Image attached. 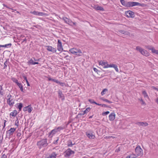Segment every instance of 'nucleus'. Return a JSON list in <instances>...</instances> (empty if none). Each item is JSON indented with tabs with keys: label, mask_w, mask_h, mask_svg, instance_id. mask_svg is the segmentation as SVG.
<instances>
[{
	"label": "nucleus",
	"mask_w": 158,
	"mask_h": 158,
	"mask_svg": "<svg viewBox=\"0 0 158 158\" xmlns=\"http://www.w3.org/2000/svg\"><path fill=\"white\" fill-rule=\"evenodd\" d=\"M88 101L91 104H95L99 106L101 105V104H100L97 103V102H95L94 101V100L93 99H89L88 100Z\"/></svg>",
	"instance_id": "b1692460"
},
{
	"label": "nucleus",
	"mask_w": 158,
	"mask_h": 158,
	"mask_svg": "<svg viewBox=\"0 0 158 158\" xmlns=\"http://www.w3.org/2000/svg\"><path fill=\"white\" fill-rule=\"evenodd\" d=\"M58 81V80H56L54 79H52L51 81H54L57 83Z\"/></svg>",
	"instance_id": "4d7b16f0"
},
{
	"label": "nucleus",
	"mask_w": 158,
	"mask_h": 158,
	"mask_svg": "<svg viewBox=\"0 0 158 158\" xmlns=\"http://www.w3.org/2000/svg\"><path fill=\"white\" fill-rule=\"evenodd\" d=\"M103 63V61H99V65H101V64H102Z\"/></svg>",
	"instance_id": "052dcab7"
},
{
	"label": "nucleus",
	"mask_w": 158,
	"mask_h": 158,
	"mask_svg": "<svg viewBox=\"0 0 158 158\" xmlns=\"http://www.w3.org/2000/svg\"><path fill=\"white\" fill-rule=\"evenodd\" d=\"M4 69H5L6 68V67H7V65H8V63L6 61L4 63Z\"/></svg>",
	"instance_id": "49530a36"
},
{
	"label": "nucleus",
	"mask_w": 158,
	"mask_h": 158,
	"mask_svg": "<svg viewBox=\"0 0 158 158\" xmlns=\"http://www.w3.org/2000/svg\"><path fill=\"white\" fill-rule=\"evenodd\" d=\"M85 114L83 113V111H80V115H83Z\"/></svg>",
	"instance_id": "5fc2aeb1"
},
{
	"label": "nucleus",
	"mask_w": 158,
	"mask_h": 158,
	"mask_svg": "<svg viewBox=\"0 0 158 158\" xmlns=\"http://www.w3.org/2000/svg\"><path fill=\"white\" fill-rule=\"evenodd\" d=\"M101 99L103 101H105L108 103H112V102L108 100H107L106 99L104 98H101Z\"/></svg>",
	"instance_id": "2f4dec72"
},
{
	"label": "nucleus",
	"mask_w": 158,
	"mask_h": 158,
	"mask_svg": "<svg viewBox=\"0 0 158 158\" xmlns=\"http://www.w3.org/2000/svg\"><path fill=\"white\" fill-rule=\"evenodd\" d=\"M34 64V65H35V64H38L39 63H38V62H35Z\"/></svg>",
	"instance_id": "774afa93"
},
{
	"label": "nucleus",
	"mask_w": 158,
	"mask_h": 158,
	"mask_svg": "<svg viewBox=\"0 0 158 158\" xmlns=\"http://www.w3.org/2000/svg\"><path fill=\"white\" fill-rule=\"evenodd\" d=\"M7 103L10 106H12L14 103V100L13 99H11V100L7 102Z\"/></svg>",
	"instance_id": "4be33fe9"
},
{
	"label": "nucleus",
	"mask_w": 158,
	"mask_h": 158,
	"mask_svg": "<svg viewBox=\"0 0 158 158\" xmlns=\"http://www.w3.org/2000/svg\"><path fill=\"white\" fill-rule=\"evenodd\" d=\"M152 88L156 90H157V89H158L156 87L153 86L152 87Z\"/></svg>",
	"instance_id": "680f3d73"
},
{
	"label": "nucleus",
	"mask_w": 158,
	"mask_h": 158,
	"mask_svg": "<svg viewBox=\"0 0 158 158\" xmlns=\"http://www.w3.org/2000/svg\"><path fill=\"white\" fill-rule=\"evenodd\" d=\"M143 49L139 46H137L136 48V50L139 51L140 53L142 52Z\"/></svg>",
	"instance_id": "cd10ccee"
},
{
	"label": "nucleus",
	"mask_w": 158,
	"mask_h": 158,
	"mask_svg": "<svg viewBox=\"0 0 158 158\" xmlns=\"http://www.w3.org/2000/svg\"><path fill=\"white\" fill-rule=\"evenodd\" d=\"M94 70L95 72H97V73H98V71L97 69L94 68Z\"/></svg>",
	"instance_id": "13d9d810"
},
{
	"label": "nucleus",
	"mask_w": 158,
	"mask_h": 158,
	"mask_svg": "<svg viewBox=\"0 0 158 158\" xmlns=\"http://www.w3.org/2000/svg\"><path fill=\"white\" fill-rule=\"evenodd\" d=\"M35 62H34L32 59H30L28 62H27V63L28 65H34V63Z\"/></svg>",
	"instance_id": "bb28decb"
},
{
	"label": "nucleus",
	"mask_w": 158,
	"mask_h": 158,
	"mask_svg": "<svg viewBox=\"0 0 158 158\" xmlns=\"http://www.w3.org/2000/svg\"><path fill=\"white\" fill-rule=\"evenodd\" d=\"M142 94L143 95L144 98L149 99V97L148 94L145 90H143L142 92Z\"/></svg>",
	"instance_id": "393cba45"
},
{
	"label": "nucleus",
	"mask_w": 158,
	"mask_h": 158,
	"mask_svg": "<svg viewBox=\"0 0 158 158\" xmlns=\"http://www.w3.org/2000/svg\"><path fill=\"white\" fill-rule=\"evenodd\" d=\"M58 94L59 98H61L62 99H64V95L61 91L60 90L58 91Z\"/></svg>",
	"instance_id": "412c9836"
},
{
	"label": "nucleus",
	"mask_w": 158,
	"mask_h": 158,
	"mask_svg": "<svg viewBox=\"0 0 158 158\" xmlns=\"http://www.w3.org/2000/svg\"><path fill=\"white\" fill-rule=\"evenodd\" d=\"M135 152L137 156H142L143 155V150L139 146H138L135 148Z\"/></svg>",
	"instance_id": "7ed1b4c3"
},
{
	"label": "nucleus",
	"mask_w": 158,
	"mask_h": 158,
	"mask_svg": "<svg viewBox=\"0 0 158 158\" xmlns=\"http://www.w3.org/2000/svg\"><path fill=\"white\" fill-rule=\"evenodd\" d=\"M28 106H26L25 107H24L23 109V110L24 111H25L27 110V109L28 108Z\"/></svg>",
	"instance_id": "09e8293b"
},
{
	"label": "nucleus",
	"mask_w": 158,
	"mask_h": 158,
	"mask_svg": "<svg viewBox=\"0 0 158 158\" xmlns=\"http://www.w3.org/2000/svg\"><path fill=\"white\" fill-rule=\"evenodd\" d=\"M23 78H24V79L26 80V81H27V78L26 76H23Z\"/></svg>",
	"instance_id": "bf43d9fd"
},
{
	"label": "nucleus",
	"mask_w": 158,
	"mask_h": 158,
	"mask_svg": "<svg viewBox=\"0 0 158 158\" xmlns=\"http://www.w3.org/2000/svg\"><path fill=\"white\" fill-rule=\"evenodd\" d=\"M109 113H110V112L109 111H106V112H105L104 113H103L102 114V115H107V114H109Z\"/></svg>",
	"instance_id": "de8ad7c7"
},
{
	"label": "nucleus",
	"mask_w": 158,
	"mask_h": 158,
	"mask_svg": "<svg viewBox=\"0 0 158 158\" xmlns=\"http://www.w3.org/2000/svg\"><path fill=\"white\" fill-rule=\"evenodd\" d=\"M45 47L47 48V50L48 51L51 52L53 53L56 52V48L50 46H46Z\"/></svg>",
	"instance_id": "0eeeda50"
},
{
	"label": "nucleus",
	"mask_w": 158,
	"mask_h": 158,
	"mask_svg": "<svg viewBox=\"0 0 158 158\" xmlns=\"http://www.w3.org/2000/svg\"><path fill=\"white\" fill-rule=\"evenodd\" d=\"M139 100H140L142 102V105H144L145 106L146 105V103L143 101L142 99L141 98L140 99H139Z\"/></svg>",
	"instance_id": "a18cd8bd"
},
{
	"label": "nucleus",
	"mask_w": 158,
	"mask_h": 158,
	"mask_svg": "<svg viewBox=\"0 0 158 158\" xmlns=\"http://www.w3.org/2000/svg\"><path fill=\"white\" fill-rule=\"evenodd\" d=\"M125 14L129 18H134L135 17L134 12L130 10L126 11Z\"/></svg>",
	"instance_id": "39448f33"
},
{
	"label": "nucleus",
	"mask_w": 158,
	"mask_h": 158,
	"mask_svg": "<svg viewBox=\"0 0 158 158\" xmlns=\"http://www.w3.org/2000/svg\"><path fill=\"white\" fill-rule=\"evenodd\" d=\"M48 144V143L47 142V139H43L38 141L37 143V145L40 149L47 146Z\"/></svg>",
	"instance_id": "f03ea898"
},
{
	"label": "nucleus",
	"mask_w": 158,
	"mask_h": 158,
	"mask_svg": "<svg viewBox=\"0 0 158 158\" xmlns=\"http://www.w3.org/2000/svg\"><path fill=\"white\" fill-rule=\"evenodd\" d=\"M137 157V155L131 152L128 156H127L126 158H136Z\"/></svg>",
	"instance_id": "a211bd4d"
},
{
	"label": "nucleus",
	"mask_w": 158,
	"mask_h": 158,
	"mask_svg": "<svg viewBox=\"0 0 158 158\" xmlns=\"http://www.w3.org/2000/svg\"><path fill=\"white\" fill-rule=\"evenodd\" d=\"M4 126H3V128L5 127V126H6V120H4Z\"/></svg>",
	"instance_id": "e2e57ef3"
},
{
	"label": "nucleus",
	"mask_w": 158,
	"mask_h": 158,
	"mask_svg": "<svg viewBox=\"0 0 158 158\" xmlns=\"http://www.w3.org/2000/svg\"><path fill=\"white\" fill-rule=\"evenodd\" d=\"M11 79L13 82L15 83L17 85L19 83L18 80L15 77H12Z\"/></svg>",
	"instance_id": "7c9ffc66"
},
{
	"label": "nucleus",
	"mask_w": 158,
	"mask_h": 158,
	"mask_svg": "<svg viewBox=\"0 0 158 158\" xmlns=\"http://www.w3.org/2000/svg\"><path fill=\"white\" fill-rule=\"evenodd\" d=\"M148 49L152 51L153 53H154L158 55V50H156L154 48L151 46H148L147 47Z\"/></svg>",
	"instance_id": "9b49d317"
},
{
	"label": "nucleus",
	"mask_w": 158,
	"mask_h": 158,
	"mask_svg": "<svg viewBox=\"0 0 158 158\" xmlns=\"http://www.w3.org/2000/svg\"><path fill=\"white\" fill-rule=\"evenodd\" d=\"M141 53L143 55L146 56H149L150 54L147 51L144 49H143V51H142V52Z\"/></svg>",
	"instance_id": "6ab92c4d"
},
{
	"label": "nucleus",
	"mask_w": 158,
	"mask_h": 158,
	"mask_svg": "<svg viewBox=\"0 0 158 158\" xmlns=\"http://www.w3.org/2000/svg\"><path fill=\"white\" fill-rule=\"evenodd\" d=\"M19 104L18 108L19 109V111H20L22 109V108L23 107V104L21 103H18Z\"/></svg>",
	"instance_id": "e433bc0d"
},
{
	"label": "nucleus",
	"mask_w": 158,
	"mask_h": 158,
	"mask_svg": "<svg viewBox=\"0 0 158 158\" xmlns=\"http://www.w3.org/2000/svg\"><path fill=\"white\" fill-rule=\"evenodd\" d=\"M75 23L71 21V22H70V23L69 24V25H71V26H73V25H75Z\"/></svg>",
	"instance_id": "6e6d98bb"
},
{
	"label": "nucleus",
	"mask_w": 158,
	"mask_h": 158,
	"mask_svg": "<svg viewBox=\"0 0 158 158\" xmlns=\"http://www.w3.org/2000/svg\"><path fill=\"white\" fill-rule=\"evenodd\" d=\"M57 47V50L59 51L62 52L63 50L62 43L60 40H58Z\"/></svg>",
	"instance_id": "6e6552de"
},
{
	"label": "nucleus",
	"mask_w": 158,
	"mask_h": 158,
	"mask_svg": "<svg viewBox=\"0 0 158 158\" xmlns=\"http://www.w3.org/2000/svg\"><path fill=\"white\" fill-rule=\"evenodd\" d=\"M32 109H33L32 107H31V106H28V108L27 109V111L29 113H31V111H32Z\"/></svg>",
	"instance_id": "ea45409f"
},
{
	"label": "nucleus",
	"mask_w": 158,
	"mask_h": 158,
	"mask_svg": "<svg viewBox=\"0 0 158 158\" xmlns=\"http://www.w3.org/2000/svg\"><path fill=\"white\" fill-rule=\"evenodd\" d=\"M11 96L10 95H7V102L11 100V99H12V98H11Z\"/></svg>",
	"instance_id": "a19ab883"
},
{
	"label": "nucleus",
	"mask_w": 158,
	"mask_h": 158,
	"mask_svg": "<svg viewBox=\"0 0 158 158\" xmlns=\"http://www.w3.org/2000/svg\"><path fill=\"white\" fill-rule=\"evenodd\" d=\"M11 45L12 44L11 43H10L4 45H2V47L5 48H9L11 47Z\"/></svg>",
	"instance_id": "72a5a7b5"
},
{
	"label": "nucleus",
	"mask_w": 158,
	"mask_h": 158,
	"mask_svg": "<svg viewBox=\"0 0 158 158\" xmlns=\"http://www.w3.org/2000/svg\"><path fill=\"white\" fill-rule=\"evenodd\" d=\"M18 114V112L17 110H14V111L11 112L10 114V115H11L12 116L15 117Z\"/></svg>",
	"instance_id": "a878e982"
},
{
	"label": "nucleus",
	"mask_w": 158,
	"mask_h": 158,
	"mask_svg": "<svg viewBox=\"0 0 158 158\" xmlns=\"http://www.w3.org/2000/svg\"><path fill=\"white\" fill-rule=\"evenodd\" d=\"M90 107L87 108L85 110L83 111V113L85 114L89 112L90 110Z\"/></svg>",
	"instance_id": "4c0bfd02"
},
{
	"label": "nucleus",
	"mask_w": 158,
	"mask_h": 158,
	"mask_svg": "<svg viewBox=\"0 0 158 158\" xmlns=\"http://www.w3.org/2000/svg\"><path fill=\"white\" fill-rule=\"evenodd\" d=\"M114 65V64H108L106 65V66H105L104 67L105 68H108L109 67H113Z\"/></svg>",
	"instance_id": "c9c22d12"
},
{
	"label": "nucleus",
	"mask_w": 158,
	"mask_h": 158,
	"mask_svg": "<svg viewBox=\"0 0 158 158\" xmlns=\"http://www.w3.org/2000/svg\"><path fill=\"white\" fill-rule=\"evenodd\" d=\"M15 125L18 126L19 125V121L18 120L16 121L15 122Z\"/></svg>",
	"instance_id": "864d4df0"
},
{
	"label": "nucleus",
	"mask_w": 158,
	"mask_h": 158,
	"mask_svg": "<svg viewBox=\"0 0 158 158\" xmlns=\"http://www.w3.org/2000/svg\"><path fill=\"white\" fill-rule=\"evenodd\" d=\"M57 83L60 85L62 86H63L64 85V83L60 82L58 81Z\"/></svg>",
	"instance_id": "c03bdc74"
},
{
	"label": "nucleus",
	"mask_w": 158,
	"mask_h": 158,
	"mask_svg": "<svg viewBox=\"0 0 158 158\" xmlns=\"http://www.w3.org/2000/svg\"><path fill=\"white\" fill-rule=\"evenodd\" d=\"M120 2L122 4L127 8L131 7V2H127L124 0H120Z\"/></svg>",
	"instance_id": "20e7f679"
},
{
	"label": "nucleus",
	"mask_w": 158,
	"mask_h": 158,
	"mask_svg": "<svg viewBox=\"0 0 158 158\" xmlns=\"http://www.w3.org/2000/svg\"><path fill=\"white\" fill-rule=\"evenodd\" d=\"M57 83L60 85L62 86H63L64 85V83L60 82L58 81Z\"/></svg>",
	"instance_id": "37998d69"
},
{
	"label": "nucleus",
	"mask_w": 158,
	"mask_h": 158,
	"mask_svg": "<svg viewBox=\"0 0 158 158\" xmlns=\"http://www.w3.org/2000/svg\"><path fill=\"white\" fill-rule=\"evenodd\" d=\"M113 68H114V69L115 71L117 72H118V67L116 65L114 64V66Z\"/></svg>",
	"instance_id": "79ce46f5"
},
{
	"label": "nucleus",
	"mask_w": 158,
	"mask_h": 158,
	"mask_svg": "<svg viewBox=\"0 0 158 158\" xmlns=\"http://www.w3.org/2000/svg\"><path fill=\"white\" fill-rule=\"evenodd\" d=\"M101 106H102V107H103V106L106 107L107 106L105 104H101Z\"/></svg>",
	"instance_id": "69168bd1"
},
{
	"label": "nucleus",
	"mask_w": 158,
	"mask_h": 158,
	"mask_svg": "<svg viewBox=\"0 0 158 158\" xmlns=\"http://www.w3.org/2000/svg\"><path fill=\"white\" fill-rule=\"evenodd\" d=\"M31 13L34 15L39 16H43L44 15V13L43 12H39L36 11L31 12Z\"/></svg>",
	"instance_id": "2eb2a0df"
},
{
	"label": "nucleus",
	"mask_w": 158,
	"mask_h": 158,
	"mask_svg": "<svg viewBox=\"0 0 158 158\" xmlns=\"http://www.w3.org/2000/svg\"><path fill=\"white\" fill-rule=\"evenodd\" d=\"M119 31L121 33L125 35H128L129 34V33L127 31H124L123 30H120Z\"/></svg>",
	"instance_id": "c756f323"
},
{
	"label": "nucleus",
	"mask_w": 158,
	"mask_h": 158,
	"mask_svg": "<svg viewBox=\"0 0 158 158\" xmlns=\"http://www.w3.org/2000/svg\"><path fill=\"white\" fill-rule=\"evenodd\" d=\"M87 136L90 139H94L95 136L94 134L91 132H87L86 133Z\"/></svg>",
	"instance_id": "4468645a"
},
{
	"label": "nucleus",
	"mask_w": 158,
	"mask_h": 158,
	"mask_svg": "<svg viewBox=\"0 0 158 158\" xmlns=\"http://www.w3.org/2000/svg\"><path fill=\"white\" fill-rule=\"evenodd\" d=\"M57 155V154L56 152H53L46 158H56Z\"/></svg>",
	"instance_id": "f3484780"
},
{
	"label": "nucleus",
	"mask_w": 158,
	"mask_h": 158,
	"mask_svg": "<svg viewBox=\"0 0 158 158\" xmlns=\"http://www.w3.org/2000/svg\"><path fill=\"white\" fill-rule=\"evenodd\" d=\"M26 83H27V86H30V84H29V83L28 80L26 81Z\"/></svg>",
	"instance_id": "0e129e2a"
},
{
	"label": "nucleus",
	"mask_w": 158,
	"mask_h": 158,
	"mask_svg": "<svg viewBox=\"0 0 158 158\" xmlns=\"http://www.w3.org/2000/svg\"><path fill=\"white\" fill-rule=\"evenodd\" d=\"M58 140H59V138H57L56 140L55 141H54L53 142V143L54 144H56L57 143V142H58Z\"/></svg>",
	"instance_id": "8fccbe9b"
},
{
	"label": "nucleus",
	"mask_w": 158,
	"mask_h": 158,
	"mask_svg": "<svg viewBox=\"0 0 158 158\" xmlns=\"http://www.w3.org/2000/svg\"><path fill=\"white\" fill-rule=\"evenodd\" d=\"M65 128L64 126L59 127L57 128L52 130L49 133L48 137L50 138H52L53 135L56 134V133L62 130Z\"/></svg>",
	"instance_id": "f257e3e1"
},
{
	"label": "nucleus",
	"mask_w": 158,
	"mask_h": 158,
	"mask_svg": "<svg viewBox=\"0 0 158 158\" xmlns=\"http://www.w3.org/2000/svg\"><path fill=\"white\" fill-rule=\"evenodd\" d=\"M135 124L139 126L146 127L148 125V124L146 122H139L136 123Z\"/></svg>",
	"instance_id": "f8f14e48"
},
{
	"label": "nucleus",
	"mask_w": 158,
	"mask_h": 158,
	"mask_svg": "<svg viewBox=\"0 0 158 158\" xmlns=\"http://www.w3.org/2000/svg\"><path fill=\"white\" fill-rule=\"evenodd\" d=\"M104 66L103 67L104 68H106L104 67L105 66H106V65L108 64V62H103Z\"/></svg>",
	"instance_id": "603ef678"
},
{
	"label": "nucleus",
	"mask_w": 158,
	"mask_h": 158,
	"mask_svg": "<svg viewBox=\"0 0 158 158\" xmlns=\"http://www.w3.org/2000/svg\"><path fill=\"white\" fill-rule=\"evenodd\" d=\"M115 114L114 113H111L109 116V119L110 121H113L115 118Z\"/></svg>",
	"instance_id": "dca6fc26"
},
{
	"label": "nucleus",
	"mask_w": 158,
	"mask_h": 158,
	"mask_svg": "<svg viewBox=\"0 0 158 158\" xmlns=\"http://www.w3.org/2000/svg\"><path fill=\"white\" fill-rule=\"evenodd\" d=\"M52 78H51L50 77H49L48 78V80L49 81H51L52 80Z\"/></svg>",
	"instance_id": "338daca9"
},
{
	"label": "nucleus",
	"mask_w": 158,
	"mask_h": 158,
	"mask_svg": "<svg viewBox=\"0 0 158 158\" xmlns=\"http://www.w3.org/2000/svg\"><path fill=\"white\" fill-rule=\"evenodd\" d=\"M75 144V143L73 141H72L71 140H69L67 142V145L68 147H72Z\"/></svg>",
	"instance_id": "aec40b11"
},
{
	"label": "nucleus",
	"mask_w": 158,
	"mask_h": 158,
	"mask_svg": "<svg viewBox=\"0 0 158 158\" xmlns=\"http://www.w3.org/2000/svg\"><path fill=\"white\" fill-rule=\"evenodd\" d=\"M7 156L5 154H2L1 158H7Z\"/></svg>",
	"instance_id": "3c124183"
},
{
	"label": "nucleus",
	"mask_w": 158,
	"mask_h": 158,
	"mask_svg": "<svg viewBox=\"0 0 158 158\" xmlns=\"http://www.w3.org/2000/svg\"><path fill=\"white\" fill-rule=\"evenodd\" d=\"M70 52L75 55H79V50L75 48H72L69 50Z\"/></svg>",
	"instance_id": "1a4fd4ad"
},
{
	"label": "nucleus",
	"mask_w": 158,
	"mask_h": 158,
	"mask_svg": "<svg viewBox=\"0 0 158 158\" xmlns=\"http://www.w3.org/2000/svg\"><path fill=\"white\" fill-rule=\"evenodd\" d=\"M17 85L20 89V90L23 92H24L23 89V87L22 84L21 83H19L17 84Z\"/></svg>",
	"instance_id": "5701e85b"
},
{
	"label": "nucleus",
	"mask_w": 158,
	"mask_h": 158,
	"mask_svg": "<svg viewBox=\"0 0 158 158\" xmlns=\"http://www.w3.org/2000/svg\"><path fill=\"white\" fill-rule=\"evenodd\" d=\"M136 6L143 7L145 5L144 4L140 3L138 2H131V7Z\"/></svg>",
	"instance_id": "9d476101"
},
{
	"label": "nucleus",
	"mask_w": 158,
	"mask_h": 158,
	"mask_svg": "<svg viewBox=\"0 0 158 158\" xmlns=\"http://www.w3.org/2000/svg\"><path fill=\"white\" fill-rule=\"evenodd\" d=\"M74 153V152L73 151L71 150L70 148H69L65 152V156L66 157H69Z\"/></svg>",
	"instance_id": "423d86ee"
},
{
	"label": "nucleus",
	"mask_w": 158,
	"mask_h": 158,
	"mask_svg": "<svg viewBox=\"0 0 158 158\" xmlns=\"http://www.w3.org/2000/svg\"><path fill=\"white\" fill-rule=\"evenodd\" d=\"M95 7H96V8H95V10H100L101 11L104 10V8L101 6H95Z\"/></svg>",
	"instance_id": "c85d7f7f"
},
{
	"label": "nucleus",
	"mask_w": 158,
	"mask_h": 158,
	"mask_svg": "<svg viewBox=\"0 0 158 158\" xmlns=\"http://www.w3.org/2000/svg\"><path fill=\"white\" fill-rule=\"evenodd\" d=\"M108 91V89H103L101 93V94L102 95H103L105 94V92H107Z\"/></svg>",
	"instance_id": "f704fd0d"
},
{
	"label": "nucleus",
	"mask_w": 158,
	"mask_h": 158,
	"mask_svg": "<svg viewBox=\"0 0 158 158\" xmlns=\"http://www.w3.org/2000/svg\"><path fill=\"white\" fill-rule=\"evenodd\" d=\"M16 130V128H11L6 131L7 134H9V136L12 135Z\"/></svg>",
	"instance_id": "ddd939ff"
},
{
	"label": "nucleus",
	"mask_w": 158,
	"mask_h": 158,
	"mask_svg": "<svg viewBox=\"0 0 158 158\" xmlns=\"http://www.w3.org/2000/svg\"><path fill=\"white\" fill-rule=\"evenodd\" d=\"M63 19L64 20L65 23H66L67 24L69 22V19L68 18H67L66 17H63Z\"/></svg>",
	"instance_id": "473e14b6"
},
{
	"label": "nucleus",
	"mask_w": 158,
	"mask_h": 158,
	"mask_svg": "<svg viewBox=\"0 0 158 158\" xmlns=\"http://www.w3.org/2000/svg\"><path fill=\"white\" fill-rule=\"evenodd\" d=\"M2 90V85H0V94L3 95L4 93Z\"/></svg>",
	"instance_id": "58836bf2"
}]
</instances>
